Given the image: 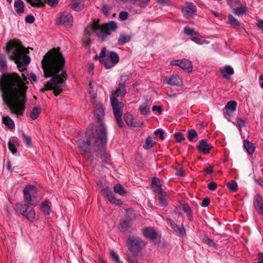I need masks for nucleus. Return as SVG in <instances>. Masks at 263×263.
I'll list each match as a JSON object with an SVG mask.
<instances>
[{
	"mask_svg": "<svg viewBox=\"0 0 263 263\" xmlns=\"http://www.w3.org/2000/svg\"><path fill=\"white\" fill-rule=\"evenodd\" d=\"M26 84V79H22L16 73L3 74L0 80L3 100L11 112L17 115H22L25 110Z\"/></svg>",
	"mask_w": 263,
	"mask_h": 263,
	"instance_id": "f257e3e1",
	"label": "nucleus"
},
{
	"mask_svg": "<svg viewBox=\"0 0 263 263\" xmlns=\"http://www.w3.org/2000/svg\"><path fill=\"white\" fill-rule=\"evenodd\" d=\"M86 141L78 140L77 143L81 150V154L86 157L93 150L97 157H100L103 161H107L109 159V155L106 153V144L107 142L106 128L103 124L97 132V136L89 130L86 133Z\"/></svg>",
	"mask_w": 263,
	"mask_h": 263,
	"instance_id": "f03ea898",
	"label": "nucleus"
},
{
	"mask_svg": "<svg viewBox=\"0 0 263 263\" xmlns=\"http://www.w3.org/2000/svg\"><path fill=\"white\" fill-rule=\"evenodd\" d=\"M63 67H42L45 76L46 78H52L50 81L40 89L41 92H43L45 91L54 89V95L57 96L62 91L61 87L65 85L67 79V74Z\"/></svg>",
	"mask_w": 263,
	"mask_h": 263,
	"instance_id": "7ed1b4c3",
	"label": "nucleus"
},
{
	"mask_svg": "<svg viewBox=\"0 0 263 263\" xmlns=\"http://www.w3.org/2000/svg\"><path fill=\"white\" fill-rule=\"evenodd\" d=\"M6 49L9 59L17 66H27L30 64L31 58L27 55L29 49L24 47L21 41L10 40L7 43Z\"/></svg>",
	"mask_w": 263,
	"mask_h": 263,
	"instance_id": "20e7f679",
	"label": "nucleus"
},
{
	"mask_svg": "<svg viewBox=\"0 0 263 263\" xmlns=\"http://www.w3.org/2000/svg\"><path fill=\"white\" fill-rule=\"evenodd\" d=\"M117 29L116 23L114 21H110L108 23L100 25L99 21H94L92 24L85 29V33L88 35L91 34L100 38L103 41L110 35V31H115Z\"/></svg>",
	"mask_w": 263,
	"mask_h": 263,
	"instance_id": "39448f33",
	"label": "nucleus"
},
{
	"mask_svg": "<svg viewBox=\"0 0 263 263\" xmlns=\"http://www.w3.org/2000/svg\"><path fill=\"white\" fill-rule=\"evenodd\" d=\"M65 63V59L59 48H53L44 56L42 66H64Z\"/></svg>",
	"mask_w": 263,
	"mask_h": 263,
	"instance_id": "423d86ee",
	"label": "nucleus"
},
{
	"mask_svg": "<svg viewBox=\"0 0 263 263\" xmlns=\"http://www.w3.org/2000/svg\"><path fill=\"white\" fill-rule=\"evenodd\" d=\"M110 99L117 123L120 127H122L123 125L122 116L124 105L122 102H119L116 98L115 93L111 95Z\"/></svg>",
	"mask_w": 263,
	"mask_h": 263,
	"instance_id": "0eeeda50",
	"label": "nucleus"
},
{
	"mask_svg": "<svg viewBox=\"0 0 263 263\" xmlns=\"http://www.w3.org/2000/svg\"><path fill=\"white\" fill-rule=\"evenodd\" d=\"M24 199L28 204L35 206L37 205V189L33 185L26 186L23 190Z\"/></svg>",
	"mask_w": 263,
	"mask_h": 263,
	"instance_id": "6e6552de",
	"label": "nucleus"
},
{
	"mask_svg": "<svg viewBox=\"0 0 263 263\" xmlns=\"http://www.w3.org/2000/svg\"><path fill=\"white\" fill-rule=\"evenodd\" d=\"M29 204L17 203L15 204V210L29 221H33L35 217V212L33 208L30 207Z\"/></svg>",
	"mask_w": 263,
	"mask_h": 263,
	"instance_id": "1a4fd4ad",
	"label": "nucleus"
},
{
	"mask_svg": "<svg viewBox=\"0 0 263 263\" xmlns=\"http://www.w3.org/2000/svg\"><path fill=\"white\" fill-rule=\"evenodd\" d=\"M128 241L129 250L135 255H137L139 251L145 245L144 241L138 237H129Z\"/></svg>",
	"mask_w": 263,
	"mask_h": 263,
	"instance_id": "9d476101",
	"label": "nucleus"
},
{
	"mask_svg": "<svg viewBox=\"0 0 263 263\" xmlns=\"http://www.w3.org/2000/svg\"><path fill=\"white\" fill-rule=\"evenodd\" d=\"M96 96H91V101L94 105V116L98 122H100L102 118L104 116V109L100 102H96Z\"/></svg>",
	"mask_w": 263,
	"mask_h": 263,
	"instance_id": "9b49d317",
	"label": "nucleus"
},
{
	"mask_svg": "<svg viewBox=\"0 0 263 263\" xmlns=\"http://www.w3.org/2000/svg\"><path fill=\"white\" fill-rule=\"evenodd\" d=\"M103 196L112 204L120 205L122 204V201L116 198L111 189L109 187H105L102 190Z\"/></svg>",
	"mask_w": 263,
	"mask_h": 263,
	"instance_id": "f8f14e48",
	"label": "nucleus"
},
{
	"mask_svg": "<svg viewBox=\"0 0 263 263\" xmlns=\"http://www.w3.org/2000/svg\"><path fill=\"white\" fill-rule=\"evenodd\" d=\"M59 24L66 27H70L72 25L73 17L69 12H64L61 14L59 18Z\"/></svg>",
	"mask_w": 263,
	"mask_h": 263,
	"instance_id": "ddd939ff",
	"label": "nucleus"
},
{
	"mask_svg": "<svg viewBox=\"0 0 263 263\" xmlns=\"http://www.w3.org/2000/svg\"><path fill=\"white\" fill-rule=\"evenodd\" d=\"M27 1L33 7H41L45 3L53 7L58 4L59 0H27Z\"/></svg>",
	"mask_w": 263,
	"mask_h": 263,
	"instance_id": "4468645a",
	"label": "nucleus"
},
{
	"mask_svg": "<svg viewBox=\"0 0 263 263\" xmlns=\"http://www.w3.org/2000/svg\"><path fill=\"white\" fill-rule=\"evenodd\" d=\"M196 11V6L192 4H185L182 9L183 15L186 18H190L194 16Z\"/></svg>",
	"mask_w": 263,
	"mask_h": 263,
	"instance_id": "2eb2a0df",
	"label": "nucleus"
},
{
	"mask_svg": "<svg viewBox=\"0 0 263 263\" xmlns=\"http://www.w3.org/2000/svg\"><path fill=\"white\" fill-rule=\"evenodd\" d=\"M166 83L173 86H181L182 84V80L177 75L174 74L170 77H166L164 79Z\"/></svg>",
	"mask_w": 263,
	"mask_h": 263,
	"instance_id": "dca6fc26",
	"label": "nucleus"
},
{
	"mask_svg": "<svg viewBox=\"0 0 263 263\" xmlns=\"http://www.w3.org/2000/svg\"><path fill=\"white\" fill-rule=\"evenodd\" d=\"M20 146V141L18 139L15 137H12L8 143V147L9 150L13 154L17 152V148Z\"/></svg>",
	"mask_w": 263,
	"mask_h": 263,
	"instance_id": "f3484780",
	"label": "nucleus"
},
{
	"mask_svg": "<svg viewBox=\"0 0 263 263\" xmlns=\"http://www.w3.org/2000/svg\"><path fill=\"white\" fill-rule=\"evenodd\" d=\"M143 234L151 240H155L157 238V233L152 227H146L143 230Z\"/></svg>",
	"mask_w": 263,
	"mask_h": 263,
	"instance_id": "a211bd4d",
	"label": "nucleus"
},
{
	"mask_svg": "<svg viewBox=\"0 0 263 263\" xmlns=\"http://www.w3.org/2000/svg\"><path fill=\"white\" fill-rule=\"evenodd\" d=\"M254 205L256 211L263 215V199L260 195L255 196Z\"/></svg>",
	"mask_w": 263,
	"mask_h": 263,
	"instance_id": "6ab92c4d",
	"label": "nucleus"
},
{
	"mask_svg": "<svg viewBox=\"0 0 263 263\" xmlns=\"http://www.w3.org/2000/svg\"><path fill=\"white\" fill-rule=\"evenodd\" d=\"M211 148L212 146L205 140L200 141L198 146V150L204 154L209 153Z\"/></svg>",
	"mask_w": 263,
	"mask_h": 263,
	"instance_id": "aec40b11",
	"label": "nucleus"
},
{
	"mask_svg": "<svg viewBox=\"0 0 263 263\" xmlns=\"http://www.w3.org/2000/svg\"><path fill=\"white\" fill-rule=\"evenodd\" d=\"M237 103L235 101H229L226 105V114L231 117L233 115V112L236 110Z\"/></svg>",
	"mask_w": 263,
	"mask_h": 263,
	"instance_id": "412c9836",
	"label": "nucleus"
},
{
	"mask_svg": "<svg viewBox=\"0 0 263 263\" xmlns=\"http://www.w3.org/2000/svg\"><path fill=\"white\" fill-rule=\"evenodd\" d=\"M124 119L126 124L133 127H139L141 125L137 123L134 116L129 114H125L124 116Z\"/></svg>",
	"mask_w": 263,
	"mask_h": 263,
	"instance_id": "4be33fe9",
	"label": "nucleus"
},
{
	"mask_svg": "<svg viewBox=\"0 0 263 263\" xmlns=\"http://www.w3.org/2000/svg\"><path fill=\"white\" fill-rule=\"evenodd\" d=\"M191 61L188 59H183L181 60H177L172 61L171 62V66H192Z\"/></svg>",
	"mask_w": 263,
	"mask_h": 263,
	"instance_id": "5701e85b",
	"label": "nucleus"
},
{
	"mask_svg": "<svg viewBox=\"0 0 263 263\" xmlns=\"http://www.w3.org/2000/svg\"><path fill=\"white\" fill-rule=\"evenodd\" d=\"M14 7L15 9V12L18 15H22L25 10L24 2L22 0H17L14 3Z\"/></svg>",
	"mask_w": 263,
	"mask_h": 263,
	"instance_id": "b1692460",
	"label": "nucleus"
},
{
	"mask_svg": "<svg viewBox=\"0 0 263 263\" xmlns=\"http://www.w3.org/2000/svg\"><path fill=\"white\" fill-rule=\"evenodd\" d=\"M40 210L45 215H49L51 213L50 203L48 201H45L40 205Z\"/></svg>",
	"mask_w": 263,
	"mask_h": 263,
	"instance_id": "393cba45",
	"label": "nucleus"
},
{
	"mask_svg": "<svg viewBox=\"0 0 263 263\" xmlns=\"http://www.w3.org/2000/svg\"><path fill=\"white\" fill-rule=\"evenodd\" d=\"M84 6L82 0H71V8L75 11H81Z\"/></svg>",
	"mask_w": 263,
	"mask_h": 263,
	"instance_id": "a878e982",
	"label": "nucleus"
},
{
	"mask_svg": "<svg viewBox=\"0 0 263 263\" xmlns=\"http://www.w3.org/2000/svg\"><path fill=\"white\" fill-rule=\"evenodd\" d=\"M152 187L155 192L161 193L162 192L159 180L157 178H153L152 181Z\"/></svg>",
	"mask_w": 263,
	"mask_h": 263,
	"instance_id": "bb28decb",
	"label": "nucleus"
},
{
	"mask_svg": "<svg viewBox=\"0 0 263 263\" xmlns=\"http://www.w3.org/2000/svg\"><path fill=\"white\" fill-rule=\"evenodd\" d=\"M114 93H116V98H117V96H119V93H120L121 97H123L126 93L124 83H120L118 88L115 91H112L111 94H113Z\"/></svg>",
	"mask_w": 263,
	"mask_h": 263,
	"instance_id": "cd10ccee",
	"label": "nucleus"
},
{
	"mask_svg": "<svg viewBox=\"0 0 263 263\" xmlns=\"http://www.w3.org/2000/svg\"><path fill=\"white\" fill-rule=\"evenodd\" d=\"M243 147L250 155L254 153L255 148L254 144L247 140L243 141Z\"/></svg>",
	"mask_w": 263,
	"mask_h": 263,
	"instance_id": "c85d7f7f",
	"label": "nucleus"
},
{
	"mask_svg": "<svg viewBox=\"0 0 263 263\" xmlns=\"http://www.w3.org/2000/svg\"><path fill=\"white\" fill-rule=\"evenodd\" d=\"M223 77L227 79H230V76L234 73V70L232 67H224V68L220 70Z\"/></svg>",
	"mask_w": 263,
	"mask_h": 263,
	"instance_id": "c756f323",
	"label": "nucleus"
},
{
	"mask_svg": "<svg viewBox=\"0 0 263 263\" xmlns=\"http://www.w3.org/2000/svg\"><path fill=\"white\" fill-rule=\"evenodd\" d=\"M131 36L129 35L124 34H120L118 40V43L120 45H123L125 43L129 42Z\"/></svg>",
	"mask_w": 263,
	"mask_h": 263,
	"instance_id": "7c9ffc66",
	"label": "nucleus"
},
{
	"mask_svg": "<svg viewBox=\"0 0 263 263\" xmlns=\"http://www.w3.org/2000/svg\"><path fill=\"white\" fill-rule=\"evenodd\" d=\"M3 123L10 129H12L14 127L13 121L9 117H3L2 119Z\"/></svg>",
	"mask_w": 263,
	"mask_h": 263,
	"instance_id": "2f4dec72",
	"label": "nucleus"
},
{
	"mask_svg": "<svg viewBox=\"0 0 263 263\" xmlns=\"http://www.w3.org/2000/svg\"><path fill=\"white\" fill-rule=\"evenodd\" d=\"M41 111V109L40 107H33L30 114V118L32 120L36 119L40 114Z\"/></svg>",
	"mask_w": 263,
	"mask_h": 263,
	"instance_id": "473e14b6",
	"label": "nucleus"
},
{
	"mask_svg": "<svg viewBox=\"0 0 263 263\" xmlns=\"http://www.w3.org/2000/svg\"><path fill=\"white\" fill-rule=\"evenodd\" d=\"M114 192L116 193L119 194L121 196H124L126 192L124 190V187L120 184H117L114 187Z\"/></svg>",
	"mask_w": 263,
	"mask_h": 263,
	"instance_id": "72a5a7b5",
	"label": "nucleus"
},
{
	"mask_svg": "<svg viewBox=\"0 0 263 263\" xmlns=\"http://www.w3.org/2000/svg\"><path fill=\"white\" fill-rule=\"evenodd\" d=\"M136 6L144 8L147 6L149 0H130Z\"/></svg>",
	"mask_w": 263,
	"mask_h": 263,
	"instance_id": "f704fd0d",
	"label": "nucleus"
},
{
	"mask_svg": "<svg viewBox=\"0 0 263 263\" xmlns=\"http://www.w3.org/2000/svg\"><path fill=\"white\" fill-rule=\"evenodd\" d=\"M109 57L111 62L112 64H117L119 62V57L116 52L114 51L110 52Z\"/></svg>",
	"mask_w": 263,
	"mask_h": 263,
	"instance_id": "c9c22d12",
	"label": "nucleus"
},
{
	"mask_svg": "<svg viewBox=\"0 0 263 263\" xmlns=\"http://www.w3.org/2000/svg\"><path fill=\"white\" fill-rule=\"evenodd\" d=\"M229 24L233 27H236L240 25V22L236 20L232 15L229 14L228 16Z\"/></svg>",
	"mask_w": 263,
	"mask_h": 263,
	"instance_id": "e433bc0d",
	"label": "nucleus"
},
{
	"mask_svg": "<svg viewBox=\"0 0 263 263\" xmlns=\"http://www.w3.org/2000/svg\"><path fill=\"white\" fill-rule=\"evenodd\" d=\"M227 186L231 191L235 192L237 190V184L234 180L228 182L227 183Z\"/></svg>",
	"mask_w": 263,
	"mask_h": 263,
	"instance_id": "4c0bfd02",
	"label": "nucleus"
},
{
	"mask_svg": "<svg viewBox=\"0 0 263 263\" xmlns=\"http://www.w3.org/2000/svg\"><path fill=\"white\" fill-rule=\"evenodd\" d=\"M154 142L151 137L149 136L146 139L143 148L145 149H149L153 146Z\"/></svg>",
	"mask_w": 263,
	"mask_h": 263,
	"instance_id": "58836bf2",
	"label": "nucleus"
},
{
	"mask_svg": "<svg viewBox=\"0 0 263 263\" xmlns=\"http://www.w3.org/2000/svg\"><path fill=\"white\" fill-rule=\"evenodd\" d=\"M191 40L192 41H193V42H195L196 44H199V45H202V44H209V42L205 40H203L201 38H200L198 36H193L191 38Z\"/></svg>",
	"mask_w": 263,
	"mask_h": 263,
	"instance_id": "ea45409f",
	"label": "nucleus"
},
{
	"mask_svg": "<svg viewBox=\"0 0 263 263\" xmlns=\"http://www.w3.org/2000/svg\"><path fill=\"white\" fill-rule=\"evenodd\" d=\"M174 232L179 236H183L185 230L183 228H180L177 224L173 229Z\"/></svg>",
	"mask_w": 263,
	"mask_h": 263,
	"instance_id": "a19ab883",
	"label": "nucleus"
},
{
	"mask_svg": "<svg viewBox=\"0 0 263 263\" xmlns=\"http://www.w3.org/2000/svg\"><path fill=\"white\" fill-rule=\"evenodd\" d=\"M246 7H237L234 10V13L235 15L239 16L245 13L246 11Z\"/></svg>",
	"mask_w": 263,
	"mask_h": 263,
	"instance_id": "79ce46f5",
	"label": "nucleus"
},
{
	"mask_svg": "<svg viewBox=\"0 0 263 263\" xmlns=\"http://www.w3.org/2000/svg\"><path fill=\"white\" fill-rule=\"evenodd\" d=\"M158 200L160 204L163 206H166L167 204L166 200L163 194V192L161 193H158Z\"/></svg>",
	"mask_w": 263,
	"mask_h": 263,
	"instance_id": "37998d69",
	"label": "nucleus"
},
{
	"mask_svg": "<svg viewBox=\"0 0 263 263\" xmlns=\"http://www.w3.org/2000/svg\"><path fill=\"white\" fill-rule=\"evenodd\" d=\"M184 33L187 35H197L198 33L189 27H185L183 29Z\"/></svg>",
	"mask_w": 263,
	"mask_h": 263,
	"instance_id": "c03bdc74",
	"label": "nucleus"
},
{
	"mask_svg": "<svg viewBox=\"0 0 263 263\" xmlns=\"http://www.w3.org/2000/svg\"><path fill=\"white\" fill-rule=\"evenodd\" d=\"M139 109L141 114L143 115H148L150 113L149 107L141 105L139 107Z\"/></svg>",
	"mask_w": 263,
	"mask_h": 263,
	"instance_id": "a18cd8bd",
	"label": "nucleus"
},
{
	"mask_svg": "<svg viewBox=\"0 0 263 263\" xmlns=\"http://www.w3.org/2000/svg\"><path fill=\"white\" fill-rule=\"evenodd\" d=\"M197 136V134L196 131L193 129H192L190 130L188 132L187 138L190 141H192L193 139L195 138Z\"/></svg>",
	"mask_w": 263,
	"mask_h": 263,
	"instance_id": "49530a36",
	"label": "nucleus"
},
{
	"mask_svg": "<svg viewBox=\"0 0 263 263\" xmlns=\"http://www.w3.org/2000/svg\"><path fill=\"white\" fill-rule=\"evenodd\" d=\"M22 138L24 142L27 145L30 146L31 145V138L30 136L26 135L24 133L22 134Z\"/></svg>",
	"mask_w": 263,
	"mask_h": 263,
	"instance_id": "de8ad7c7",
	"label": "nucleus"
},
{
	"mask_svg": "<svg viewBox=\"0 0 263 263\" xmlns=\"http://www.w3.org/2000/svg\"><path fill=\"white\" fill-rule=\"evenodd\" d=\"M175 137L177 142H181L185 139L183 135L181 133H176Z\"/></svg>",
	"mask_w": 263,
	"mask_h": 263,
	"instance_id": "09e8293b",
	"label": "nucleus"
},
{
	"mask_svg": "<svg viewBox=\"0 0 263 263\" xmlns=\"http://www.w3.org/2000/svg\"><path fill=\"white\" fill-rule=\"evenodd\" d=\"M110 256L116 262L119 263V256L116 252L113 251H110Z\"/></svg>",
	"mask_w": 263,
	"mask_h": 263,
	"instance_id": "8fccbe9b",
	"label": "nucleus"
},
{
	"mask_svg": "<svg viewBox=\"0 0 263 263\" xmlns=\"http://www.w3.org/2000/svg\"><path fill=\"white\" fill-rule=\"evenodd\" d=\"M106 48L105 47H103L101 51V53L99 55H96V59H100V61H101V59L105 57L106 55Z\"/></svg>",
	"mask_w": 263,
	"mask_h": 263,
	"instance_id": "3c124183",
	"label": "nucleus"
},
{
	"mask_svg": "<svg viewBox=\"0 0 263 263\" xmlns=\"http://www.w3.org/2000/svg\"><path fill=\"white\" fill-rule=\"evenodd\" d=\"M180 68L184 73H190L193 71V67H180Z\"/></svg>",
	"mask_w": 263,
	"mask_h": 263,
	"instance_id": "603ef678",
	"label": "nucleus"
},
{
	"mask_svg": "<svg viewBox=\"0 0 263 263\" xmlns=\"http://www.w3.org/2000/svg\"><path fill=\"white\" fill-rule=\"evenodd\" d=\"M213 166L208 164L205 167L203 171L206 174H211L213 172Z\"/></svg>",
	"mask_w": 263,
	"mask_h": 263,
	"instance_id": "864d4df0",
	"label": "nucleus"
},
{
	"mask_svg": "<svg viewBox=\"0 0 263 263\" xmlns=\"http://www.w3.org/2000/svg\"><path fill=\"white\" fill-rule=\"evenodd\" d=\"M128 13L126 11H122L119 14V18L121 20L124 21L127 18Z\"/></svg>",
	"mask_w": 263,
	"mask_h": 263,
	"instance_id": "5fc2aeb1",
	"label": "nucleus"
},
{
	"mask_svg": "<svg viewBox=\"0 0 263 263\" xmlns=\"http://www.w3.org/2000/svg\"><path fill=\"white\" fill-rule=\"evenodd\" d=\"M0 66H7L6 58L4 55H0Z\"/></svg>",
	"mask_w": 263,
	"mask_h": 263,
	"instance_id": "6e6d98bb",
	"label": "nucleus"
},
{
	"mask_svg": "<svg viewBox=\"0 0 263 263\" xmlns=\"http://www.w3.org/2000/svg\"><path fill=\"white\" fill-rule=\"evenodd\" d=\"M34 17L32 15H28L25 18V21L29 24H32L34 22Z\"/></svg>",
	"mask_w": 263,
	"mask_h": 263,
	"instance_id": "4d7b16f0",
	"label": "nucleus"
},
{
	"mask_svg": "<svg viewBox=\"0 0 263 263\" xmlns=\"http://www.w3.org/2000/svg\"><path fill=\"white\" fill-rule=\"evenodd\" d=\"M217 187V184L214 182H211L208 185V189L211 191H214Z\"/></svg>",
	"mask_w": 263,
	"mask_h": 263,
	"instance_id": "13d9d810",
	"label": "nucleus"
},
{
	"mask_svg": "<svg viewBox=\"0 0 263 263\" xmlns=\"http://www.w3.org/2000/svg\"><path fill=\"white\" fill-rule=\"evenodd\" d=\"M182 209L184 212H185L187 214L192 212L191 208L186 204H183Z\"/></svg>",
	"mask_w": 263,
	"mask_h": 263,
	"instance_id": "bf43d9fd",
	"label": "nucleus"
},
{
	"mask_svg": "<svg viewBox=\"0 0 263 263\" xmlns=\"http://www.w3.org/2000/svg\"><path fill=\"white\" fill-rule=\"evenodd\" d=\"M154 134L155 135H159V138L161 140H163V139H164L163 133L161 130L158 129V130H155L154 132Z\"/></svg>",
	"mask_w": 263,
	"mask_h": 263,
	"instance_id": "052dcab7",
	"label": "nucleus"
},
{
	"mask_svg": "<svg viewBox=\"0 0 263 263\" xmlns=\"http://www.w3.org/2000/svg\"><path fill=\"white\" fill-rule=\"evenodd\" d=\"M152 110L153 111H157L159 114H161L162 112V108L160 106H153L152 107Z\"/></svg>",
	"mask_w": 263,
	"mask_h": 263,
	"instance_id": "680f3d73",
	"label": "nucleus"
},
{
	"mask_svg": "<svg viewBox=\"0 0 263 263\" xmlns=\"http://www.w3.org/2000/svg\"><path fill=\"white\" fill-rule=\"evenodd\" d=\"M166 221L167 223L169 224L172 229H173L177 225V224L170 218H167Z\"/></svg>",
	"mask_w": 263,
	"mask_h": 263,
	"instance_id": "e2e57ef3",
	"label": "nucleus"
},
{
	"mask_svg": "<svg viewBox=\"0 0 263 263\" xmlns=\"http://www.w3.org/2000/svg\"><path fill=\"white\" fill-rule=\"evenodd\" d=\"M184 171L182 168H179L176 171V175L178 176H182L184 175Z\"/></svg>",
	"mask_w": 263,
	"mask_h": 263,
	"instance_id": "0e129e2a",
	"label": "nucleus"
},
{
	"mask_svg": "<svg viewBox=\"0 0 263 263\" xmlns=\"http://www.w3.org/2000/svg\"><path fill=\"white\" fill-rule=\"evenodd\" d=\"M210 203V199L209 198H205L203 200L202 202V205L203 206L206 207L208 206Z\"/></svg>",
	"mask_w": 263,
	"mask_h": 263,
	"instance_id": "69168bd1",
	"label": "nucleus"
},
{
	"mask_svg": "<svg viewBox=\"0 0 263 263\" xmlns=\"http://www.w3.org/2000/svg\"><path fill=\"white\" fill-rule=\"evenodd\" d=\"M29 78L31 81L36 82L37 81L36 76L33 73H30Z\"/></svg>",
	"mask_w": 263,
	"mask_h": 263,
	"instance_id": "338daca9",
	"label": "nucleus"
},
{
	"mask_svg": "<svg viewBox=\"0 0 263 263\" xmlns=\"http://www.w3.org/2000/svg\"><path fill=\"white\" fill-rule=\"evenodd\" d=\"M257 263H263V253H260L258 254V261Z\"/></svg>",
	"mask_w": 263,
	"mask_h": 263,
	"instance_id": "774afa93",
	"label": "nucleus"
}]
</instances>
